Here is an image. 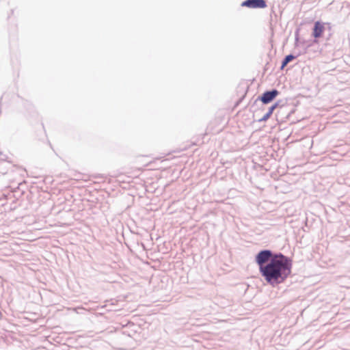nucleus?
I'll return each mask as SVG.
<instances>
[{"instance_id":"nucleus-1","label":"nucleus","mask_w":350,"mask_h":350,"mask_svg":"<svg viewBox=\"0 0 350 350\" xmlns=\"http://www.w3.org/2000/svg\"><path fill=\"white\" fill-rule=\"evenodd\" d=\"M291 261L280 254L271 259L265 267L261 268L260 273L267 283L272 286L283 282L291 272Z\"/></svg>"},{"instance_id":"nucleus-2","label":"nucleus","mask_w":350,"mask_h":350,"mask_svg":"<svg viewBox=\"0 0 350 350\" xmlns=\"http://www.w3.org/2000/svg\"><path fill=\"white\" fill-rule=\"evenodd\" d=\"M272 256V252L270 250H262L260 251L256 256V262L259 266L260 272L261 271V268L265 267L266 264H267Z\"/></svg>"},{"instance_id":"nucleus-3","label":"nucleus","mask_w":350,"mask_h":350,"mask_svg":"<svg viewBox=\"0 0 350 350\" xmlns=\"http://www.w3.org/2000/svg\"><path fill=\"white\" fill-rule=\"evenodd\" d=\"M241 5L251 8H265L267 7L265 0H246L242 3Z\"/></svg>"},{"instance_id":"nucleus-4","label":"nucleus","mask_w":350,"mask_h":350,"mask_svg":"<svg viewBox=\"0 0 350 350\" xmlns=\"http://www.w3.org/2000/svg\"><path fill=\"white\" fill-rule=\"evenodd\" d=\"M278 94L279 92L276 90L266 92L262 94L261 97V100L263 103L267 104L270 103L272 100H273L275 98V96L278 95Z\"/></svg>"},{"instance_id":"nucleus-5","label":"nucleus","mask_w":350,"mask_h":350,"mask_svg":"<svg viewBox=\"0 0 350 350\" xmlns=\"http://www.w3.org/2000/svg\"><path fill=\"white\" fill-rule=\"evenodd\" d=\"M324 27L323 25H321L319 22H316L314 24V31H313V36L315 38H319L323 31Z\"/></svg>"},{"instance_id":"nucleus-6","label":"nucleus","mask_w":350,"mask_h":350,"mask_svg":"<svg viewBox=\"0 0 350 350\" xmlns=\"http://www.w3.org/2000/svg\"><path fill=\"white\" fill-rule=\"evenodd\" d=\"M278 106V104H274L273 105H272L271 107H270L269 108V110L263 116V117L262 118L261 120H263V121H265L267 120V119L269 118V117L271 116V114L273 113L274 109L277 107Z\"/></svg>"},{"instance_id":"nucleus-7","label":"nucleus","mask_w":350,"mask_h":350,"mask_svg":"<svg viewBox=\"0 0 350 350\" xmlns=\"http://www.w3.org/2000/svg\"><path fill=\"white\" fill-rule=\"evenodd\" d=\"M295 58V57L293 56V55H287L283 60L281 68H283L284 66H286L287 65V64L288 62H290L291 60L294 59Z\"/></svg>"}]
</instances>
